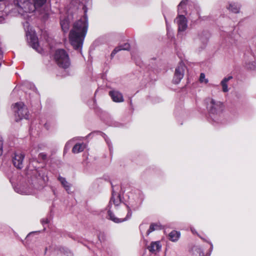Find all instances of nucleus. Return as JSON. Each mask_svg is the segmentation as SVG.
<instances>
[{
  "mask_svg": "<svg viewBox=\"0 0 256 256\" xmlns=\"http://www.w3.org/2000/svg\"><path fill=\"white\" fill-rule=\"evenodd\" d=\"M87 28L88 23L85 20H79L74 24L69 34V41L74 49L82 47Z\"/></svg>",
  "mask_w": 256,
  "mask_h": 256,
  "instance_id": "1",
  "label": "nucleus"
},
{
  "mask_svg": "<svg viewBox=\"0 0 256 256\" xmlns=\"http://www.w3.org/2000/svg\"><path fill=\"white\" fill-rule=\"evenodd\" d=\"M54 60L60 68H66L70 64L68 54L64 50H58L54 55Z\"/></svg>",
  "mask_w": 256,
  "mask_h": 256,
  "instance_id": "2",
  "label": "nucleus"
},
{
  "mask_svg": "<svg viewBox=\"0 0 256 256\" xmlns=\"http://www.w3.org/2000/svg\"><path fill=\"white\" fill-rule=\"evenodd\" d=\"M15 119L18 122L23 119H28V112L26 107L22 102L16 103L14 105Z\"/></svg>",
  "mask_w": 256,
  "mask_h": 256,
  "instance_id": "3",
  "label": "nucleus"
},
{
  "mask_svg": "<svg viewBox=\"0 0 256 256\" xmlns=\"http://www.w3.org/2000/svg\"><path fill=\"white\" fill-rule=\"evenodd\" d=\"M209 110L211 114H220L224 110V104L220 101L211 99L208 105Z\"/></svg>",
  "mask_w": 256,
  "mask_h": 256,
  "instance_id": "4",
  "label": "nucleus"
},
{
  "mask_svg": "<svg viewBox=\"0 0 256 256\" xmlns=\"http://www.w3.org/2000/svg\"><path fill=\"white\" fill-rule=\"evenodd\" d=\"M129 210L128 206H125L123 208L119 210L118 212V218L115 217L110 212H108V215L110 218L115 222H120L126 220L128 218V214L126 213Z\"/></svg>",
  "mask_w": 256,
  "mask_h": 256,
  "instance_id": "5",
  "label": "nucleus"
},
{
  "mask_svg": "<svg viewBox=\"0 0 256 256\" xmlns=\"http://www.w3.org/2000/svg\"><path fill=\"white\" fill-rule=\"evenodd\" d=\"M186 66L184 64H180L176 69L174 76V82L176 84H178L183 78Z\"/></svg>",
  "mask_w": 256,
  "mask_h": 256,
  "instance_id": "6",
  "label": "nucleus"
},
{
  "mask_svg": "<svg viewBox=\"0 0 256 256\" xmlns=\"http://www.w3.org/2000/svg\"><path fill=\"white\" fill-rule=\"evenodd\" d=\"M36 4L34 0H28L23 3V8L26 12H31L35 10Z\"/></svg>",
  "mask_w": 256,
  "mask_h": 256,
  "instance_id": "7",
  "label": "nucleus"
},
{
  "mask_svg": "<svg viewBox=\"0 0 256 256\" xmlns=\"http://www.w3.org/2000/svg\"><path fill=\"white\" fill-rule=\"evenodd\" d=\"M177 23L178 26V31H184L187 28V22L186 18L182 15L179 16L177 18Z\"/></svg>",
  "mask_w": 256,
  "mask_h": 256,
  "instance_id": "8",
  "label": "nucleus"
},
{
  "mask_svg": "<svg viewBox=\"0 0 256 256\" xmlns=\"http://www.w3.org/2000/svg\"><path fill=\"white\" fill-rule=\"evenodd\" d=\"M24 155L21 154H16L13 160L14 166L20 169L22 167Z\"/></svg>",
  "mask_w": 256,
  "mask_h": 256,
  "instance_id": "9",
  "label": "nucleus"
},
{
  "mask_svg": "<svg viewBox=\"0 0 256 256\" xmlns=\"http://www.w3.org/2000/svg\"><path fill=\"white\" fill-rule=\"evenodd\" d=\"M110 94L115 102H122L124 100L122 94L118 92L112 91Z\"/></svg>",
  "mask_w": 256,
  "mask_h": 256,
  "instance_id": "10",
  "label": "nucleus"
},
{
  "mask_svg": "<svg viewBox=\"0 0 256 256\" xmlns=\"http://www.w3.org/2000/svg\"><path fill=\"white\" fill-rule=\"evenodd\" d=\"M86 148V146L84 144H76L73 147L72 151L74 154H77L82 152Z\"/></svg>",
  "mask_w": 256,
  "mask_h": 256,
  "instance_id": "11",
  "label": "nucleus"
},
{
  "mask_svg": "<svg viewBox=\"0 0 256 256\" xmlns=\"http://www.w3.org/2000/svg\"><path fill=\"white\" fill-rule=\"evenodd\" d=\"M160 246L158 242H154L152 244L151 246L149 247L150 251L152 252V254H156V252L159 250Z\"/></svg>",
  "mask_w": 256,
  "mask_h": 256,
  "instance_id": "12",
  "label": "nucleus"
},
{
  "mask_svg": "<svg viewBox=\"0 0 256 256\" xmlns=\"http://www.w3.org/2000/svg\"><path fill=\"white\" fill-rule=\"evenodd\" d=\"M232 76H229L228 78H224L222 82H221V84L222 87V90L224 92H227L228 90V86L226 83L228 80L232 79Z\"/></svg>",
  "mask_w": 256,
  "mask_h": 256,
  "instance_id": "13",
  "label": "nucleus"
},
{
  "mask_svg": "<svg viewBox=\"0 0 256 256\" xmlns=\"http://www.w3.org/2000/svg\"><path fill=\"white\" fill-rule=\"evenodd\" d=\"M180 236V233L177 231L174 230L169 234L170 239L172 241L175 242L177 240Z\"/></svg>",
  "mask_w": 256,
  "mask_h": 256,
  "instance_id": "14",
  "label": "nucleus"
},
{
  "mask_svg": "<svg viewBox=\"0 0 256 256\" xmlns=\"http://www.w3.org/2000/svg\"><path fill=\"white\" fill-rule=\"evenodd\" d=\"M228 9L234 13H238L239 12L240 8L237 4L234 3L230 4Z\"/></svg>",
  "mask_w": 256,
  "mask_h": 256,
  "instance_id": "15",
  "label": "nucleus"
},
{
  "mask_svg": "<svg viewBox=\"0 0 256 256\" xmlns=\"http://www.w3.org/2000/svg\"><path fill=\"white\" fill-rule=\"evenodd\" d=\"M61 26L64 32H66L69 28V22L68 20H64L61 22Z\"/></svg>",
  "mask_w": 256,
  "mask_h": 256,
  "instance_id": "16",
  "label": "nucleus"
},
{
  "mask_svg": "<svg viewBox=\"0 0 256 256\" xmlns=\"http://www.w3.org/2000/svg\"><path fill=\"white\" fill-rule=\"evenodd\" d=\"M59 180L60 181L62 184L65 188L66 190H69L70 186H68V182L66 180V179L63 178H60Z\"/></svg>",
  "mask_w": 256,
  "mask_h": 256,
  "instance_id": "17",
  "label": "nucleus"
},
{
  "mask_svg": "<svg viewBox=\"0 0 256 256\" xmlns=\"http://www.w3.org/2000/svg\"><path fill=\"white\" fill-rule=\"evenodd\" d=\"M199 81L200 83L204 84H206L208 82V79L206 78L205 74L204 73L200 74Z\"/></svg>",
  "mask_w": 256,
  "mask_h": 256,
  "instance_id": "18",
  "label": "nucleus"
},
{
  "mask_svg": "<svg viewBox=\"0 0 256 256\" xmlns=\"http://www.w3.org/2000/svg\"><path fill=\"white\" fill-rule=\"evenodd\" d=\"M127 50V48H122L121 46L116 48L112 51V52L111 54V55H110L111 58H112L116 53H117L118 52H119V51H120V50Z\"/></svg>",
  "mask_w": 256,
  "mask_h": 256,
  "instance_id": "19",
  "label": "nucleus"
},
{
  "mask_svg": "<svg viewBox=\"0 0 256 256\" xmlns=\"http://www.w3.org/2000/svg\"><path fill=\"white\" fill-rule=\"evenodd\" d=\"M46 0H36L34 2L36 6H40L45 3Z\"/></svg>",
  "mask_w": 256,
  "mask_h": 256,
  "instance_id": "20",
  "label": "nucleus"
},
{
  "mask_svg": "<svg viewBox=\"0 0 256 256\" xmlns=\"http://www.w3.org/2000/svg\"><path fill=\"white\" fill-rule=\"evenodd\" d=\"M32 46L37 50V48L38 46L36 38H34L32 40Z\"/></svg>",
  "mask_w": 256,
  "mask_h": 256,
  "instance_id": "21",
  "label": "nucleus"
},
{
  "mask_svg": "<svg viewBox=\"0 0 256 256\" xmlns=\"http://www.w3.org/2000/svg\"><path fill=\"white\" fill-rule=\"evenodd\" d=\"M2 139L0 138V156H1L2 154Z\"/></svg>",
  "mask_w": 256,
  "mask_h": 256,
  "instance_id": "22",
  "label": "nucleus"
},
{
  "mask_svg": "<svg viewBox=\"0 0 256 256\" xmlns=\"http://www.w3.org/2000/svg\"><path fill=\"white\" fill-rule=\"evenodd\" d=\"M186 0H184L180 4H179V6H182L184 4H186Z\"/></svg>",
  "mask_w": 256,
  "mask_h": 256,
  "instance_id": "23",
  "label": "nucleus"
},
{
  "mask_svg": "<svg viewBox=\"0 0 256 256\" xmlns=\"http://www.w3.org/2000/svg\"><path fill=\"white\" fill-rule=\"evenodd\" d=\"M150 230H154V226L153 225L150 226Z\"/></svg>",
  "mask_w": 256,
  "mask_h": 256,
  "instance_id": "24",
  "label": "nucleus"
},
{
  "mask_svg": "<svg viewBox=\"0 0 256 256\" xmlns=\"http://www.w3.org/2000/svg\"><path fill=\"white\" fill-rule=\"evenodd\" d=\"M42 158H44H44H46V156L45 155H44V154H42Z\"/></svg>",
  "mask_w": 256,
  "mask_h": 256,
  "instance_id": "25",
  "label": "nucleus"
}]
</instances>
